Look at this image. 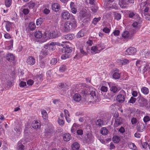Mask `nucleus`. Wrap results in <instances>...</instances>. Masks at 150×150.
Wrapping results in <instances>:
<instances>
[{
  "mask_svg": "<svg viewBox=\"0 0 150 150\" xmlns=\"http://www.w3.org/2000/svg\"><path fill=\"white\" fill-rule=\"evenodd\" d=\"M71 138V136L69 134L66 133L63 135V139L66 141H68Z\"/></svg>",
  "mask_w": 150,
  "mask_h": 150,
  "instance_id": "36",
  "label": "nucleus"
},
{
  "mask_svg": "<svg viewBox=\"0 0 150 150\" xmlns=\"http://www.w3.org/2000/svg\"><path fill=\"white\" fill-rule=\"evenodd\" d=\"M95 1V0H86L85 2L88 5V4L93 5L94 4Z\"/></svg>",
  "mask_w": 150,
  "mask_h": 150,
  "instance_id": "59",
  "label": "nucleus"
},
{
  "mask_svg": "<svg viewBox=\"0 0 150 150\" xmlns=\"http://www.w3.org/2000/svg\"><path fill=\"white\" fill-rule=\"evenodd\" d=\"M137 52L136 49L134 47H130L127 49L125 51V54L127 55H133Z\"/></svg>",
  "mask_w": 150,
  "mask_h": 150,
  "instance_id": "10",
  "label": "nucleus"
},
{
  "mask_svg": "<svg viewBox=\"0 0 150 150\" xmlns=\"http://www.w3.org/2000/svg\"><path fill=\"white\" fill-rule=\"evenodd\" d=\"M43 76L42 75L40 74L36 76V78L37 79L38 81H41L43 79Z\"/></svg>",
  "mask_w": 150,
  "mask_h": 150,
  "instance_id": "58",
  "label": "nucleus"
},
{
  "mask_svg": "<svg viewBox=\"0 0 150 150\" xmlns=\"http://www.w3.org/2000/svg\"><path fill=\"white\" fill-rule=\"evenodd\" d=\"M104 121L103 119H99L96 122V124L97 126L101 127L104 125Z\"/></svg>",
  "mask_w": 150,
  "mask_h": 150,
  "instance_id": "33",
  "label": "nucleus"
},
{
  "mask_svg": "<svg viewBox=\"0 0 150 150\" xmlns=\"http://www.w3.org/2000/svg\"><path fill=\"white\" fill-rule=\"evenodd\" d=\"M57 63V59L55 58H53L51 60L50 63L52 65H55Z\"/></svg>",
  "mask_w": 150,
  "mask_h": 150,
  "instance_id": "60",
  "label": "nucleus"
},
{
  "mask_svg": "<svg viewBox=\"0 0 150 150\" xmlns=\"http://www.w3.org/2000/svg\"><path fill=\"white\" fill-rule=\"evenodd\" d=\"M80 52L81 53L82 55H80L79 54H76L75 57H74V59H75L76 58H79L81 57H83L84 56H87V54L86 52H85L82 49H80Z\"/></svg>",
  "mask_w": 150,
  "mask_h": 150,
  "instance_id": "22",
  "label": "nucleus"
},
{
  "mask_svg": "<svg viewBox=\"0 0 150 150\" xmlns=\"http://www.w3.org/2000/svg\"><path fill=\"white\" fill-rule=\"evenodd\" d=\"M25 149V146L22 143L21 141H19L17 147V150H24Z\"/></svg>",
  "mask_w": 150,
  "mask_h": 150,
  "instance_id": "31",
  "label": "nucleus"
},
{
  "mask_svg": "<svg viewBox=\"0 0 150 150\" xmlns=\"http://www.w3.org/2000/svg\"><path fill=\"white\" fill-rule=\"evenodd\" d=\"M22 11L24 15H26L29 13V10L28 9L24 8L23 9V10Z\"/></svg>",
  "mask_w": 150,
  "mask_h": 150,
  "instance_id": "61",
  "label": "nucleus"
},
{
  "mask_svg": "<svg viewBox=\"0 0 150 150\" xmlns=\"http://www.w3.org/2000/svg\"><path fill=\"white\" fill-rule=\"evenodd\" d=\"M69 54L65 53V54L62 55L61 56V58L62 59H65L67 58H69Z\"/></svg>",
  "mask_w": 150,
  "mask_h": 150,
  "instance_id": "54",
  "label": "nucleus"
},
{
  "mask_svg": "<svg viewBox=\"0 0 150 150\" xmlns=\"http://www.w3.org/2000/svg\"><path fill=\"white\" fill-rule=\"evenodd\" d=\"M35 62V58L32 56H30L27 59L26 61V62L28 64L30 65H34Z\"/></svg>",
  "mask_w": 150,
  "mask_h": 150,
  "instance_id": "15",
  "label": "nucleus"
},
{
  "mask_svg": "<svg viewBox=\"0 0 150 150\" xmlns=\"http://www.w3.org/2000/svg\"><path fill=\"white\" fill-rule=\"evenodd\" d=\"M136 100V99L134 97H133L132 96L129 100L128 102L129 103L133 104L135 102Z\"/></svg>",
  "mask_w": 150,
  "mask_h": 150,
  "instance_id": "57",
  "label": "nucleus"
},
{
  "mask_svg": "<svg viewBox=\"0 0 150 150\" xmlns=\"http://www.w3.org/2000/svg\"><path fill=\"white\" fill-rule=\"evenodd\" d=\"M112 140L114 143H117L120 141V138L119 136L115 135L113 137Z\"/></svg>",
  "mask_w": 150,
  "mask_h": 150,
  "instance_id": "38",
  "label": "nucleus"
},
{
  "mask_svg": "<svg viewBox=\"0 0 150 150\" xmlns=\"http://www.w3.org/2000/svg\"><path fill=\"white\" fill-rule=\"evenodd\" d=\"M138 100L139 105L141 107L146 106L148 104L147 100L141 96L138 97Z\"/></svg>",
  "mask_w": 150,
  "mask_h": 150,
  "instance_id": "7",
  "label": "nucleus"
},
{
  "mask_svg": "<svg viewBox=\"0 0 150 150\" xmlns=\"http://www.w3.org/2000/svg\"><path fill=\"white\" fill-rule=\"evenodd\" d=\"M58 122L59 125L61 126H63L64 123V119L58 118Z\"/></svg>",
  "mask_w": 150,
  "mask_h": 150,
  "instance_id": "47",
  "label": "nucleus"
},
{
  "mask_svg": "<svg viewBox=\"0 0 150 150\" xmlns=\"http://www.w3.org/2000/svg\"><path fill=\"white\" fill-rule=\"evenodd\" d=\"M41 114L42 115V117L44 119H45L46 118L47 113L45 110H43L41 111Z\"/></svg>",
  "mask_w": 150,
  "mask_h": 150,
  "instance_id": "52",
  "label": "nucleus"
},
{
  "mask_svg": "<svg viewBox=\"0 0 150 150\" xmlns=\"http://www.w3.org/2000/svg\"><path fill=\"white\" fill-rule=\"evenodd\" d=\"M5 22L6 23L5 27L6 30L8 32H9L10 31L11 28L12 23L8 21H5Z\"/></svg>",
  "mask_w": 150,
  "mask_h": 150,
  "instance_id": "30",
  "label": "nucleus"
},
{
  "mask_svg": "<svg viewBox=\"0 0 150 150\" xmlns=\"http://www.w3.org/2000/svg\"><path fill=\"white\" fill-rule=\"evenodd\" d=\"M142 147L144 149H146L147 147H149V149H150V144H148L146 142H144L142 143Z\"/></svg>",
  "mask_w": 150,
  "mask_h": 150,
  "instance_id": "53",
  "label": "nucleus"
},
{
  "mask_svg": "<svg viewBox=\"0 0 150 150\" xmlns=\"http://www.w3.org/2000/svg\"><path fill=\"white\" fill-rule=\"evenodd\" d=\"M76 22L75 20H73L71 22L67 21L64 25V30L65 32L69 31L76 27Z\"/></svg>",
  "mask_w": 150,
  "mask_h": 150,
  "instance_id": "2",
  "label": "nucleus"
},
{
  "mask_svg": "<svg viewBox=\"0 0 150 150\" xmlns=\"http://www.w3.org/2000/svg\"><path fill=\"white\" fill-rule=\"evenodd\" d=\"M54 132L53 128L49 127L45 129L44 132L45 136H48L49 137L52 136Z\"/></svg>",
  "mask_w": 150,
  "mask_h": 150,
  "instance_id": "9",
  "label": "nucleus"
},
{
  "mask_svg": "<svg viewBox=\"0 0 150 150\" xmlns=\"http://www.w3.org/2000/svg\"><path fill=\"white\" fill-rule=\"evenodd\" d=\"M137 67H139L140 70L143 73H144L150 68V63H147L145 61H137L136 63Z\"/></svg>",
  "mask_w": 150,
  "mask_h": 150,
  "instance_id": "1",
  "label": "nucleus"
},
{
  "mask_svg": "<svg viewBox=\"0 0 150 150\" xmlns=\"http://www.w3.org/2000/svg\"><path fill=\"white\" fill-rule=\"evenodd\" d=\"M122 37L125 39H130V34L127 31H124L122 34Z\"/></svg>",
  "mask_w": 150,
  "mask_h": 150,
  "instance_id": "35",
  "label": "nucleus"
},
{
  "mask_svg": "<svg viewBox=\"0 0 150 150\" xmlns=\"http://www.w3.org/2000/svg\"><path fill=\"white\" fill-rule=\"evenodd\" d=\"M75 36L73 34H69L64 36L63 38L67 40H71L73 39Z\"/></svg>",
  "mask_w": 150,
  "mask_h": 150,
  "instance_id": "32",
  "label": "nucleus"
},
{
  "mask_svg": "<svg viewBox=\"0 0 150 150\" xmlns=\"http://www.w3.org/2000/svg\"><path fill=\"white\" fill-rule=\"evenodd\" d=\"M42 49L40 52V54L44 56H46L48 54V51L47 50V49Z\"/></svg>",
  "mask_w": 150,
  "mask_h": 150,
  "instance_id": "48",
  "label": "nucleus"
},
{
  "mask_svg": "<svg viewBox=\"0 0 150 150\" xmlns=\"http://www.w3.org/2000/svg\"><path fill=\"white\" fill-rule=\"evenodd\" d=\"M126 96L125 92L123 90L121 91L117 96V101L120 103H123L125 101Z\"/></svg>",
  "mask_w": 150,
  "mask_h": 150,
  "instance_id": "4",
  "label": "nucleus"
},
{
  "mask_svg": "<svg viewBox=\"0 0 150 150\" xmlns=\"http://www.w3.org/2000/svg\"><path fill=\"white\" fill-rule=\"evenodd\" d=\"M79 147V144L77 142L73 143L71 145L72 149L73 150H78Z\"/></svg>",
  "mask_w": 150,
  "mask_h": 150,
  "instance_id": "34",
  "label": "nucleus"
},
{
  "mask_svg": "<svg viewBox=\"0 0 150 150\" xmlns=\"http://www.w3.org/2000/svg\"><path fill=\"white\" fill-rule=\"evenodd\" d=\"M141 57L144 59L147 58L149 56H150V51L146 50H142L140 53Z\"/></svg>",
  "mask_w": 150,
  "mask_h": 150,
  "instance_id": "14",
  "label": "nucleus"
},
{
  "mask_svg": "<svg viewBox=\"0 0 150 150\" xmlns=\"http://www.w3.org/2000/svg\"><path fill=\"white\" fill-rule=\"evenodd\" d=\"M129 60L126 59L122 58L121 59L118 60L117 62H118L119 64H120L123 65H125L129 63Z\"/></svg>",
  "mask_w": 150,
  "mask_h": 150,
  "instance_id": "26",
  "label": "nucleus"
},
{
  "mask_svg": "<svg viewBox=\"0 0 150 150\" xmlns=\"http://www.w3.org/2000/svg\"><path fill=\"white\" fill-rule=\"evenodd\" d=\"M135 20V21L132 25L134 28L132 29L134 31L133 33H135L136 31L140 28V24L142 22V19L141 18H138V19Z\"/></svg>",
  "mask_w": 150,
  "mask_h": 150,
  "instance_id": "3",
  "label": "nucleus"
},
{
  "mask_svg": "<svg viewBox=\"0 0 150 150\" xmlns=\"http://www.w3.org/2000/svg\"><path fill=\"white\" fill-rule=\"evenodd\" d=\"M87 14V11L85 9L81 10L79 13V16L81 18H83L85 17Z\"/></svg>",
  "mask_w": 150,
  "mask_h": 150,
  "instance_id": "28",
  "label": "nucleus"
},
{
  "mask_svg": "<svg viewBox=\"0 0 150 150\" xmlns=\"http://www.w3.org/2000/svg\"><path fill=\"white\" fill-rule=\"evenodd\" d=\"M100 90L103 92H105L108 91V88L107 87L103 86L101 87Z\"/></svg>",
  "mask_w": 150,
  "mask_h": 150,
  "instance_id": "64",
  "label": "nucleus"
},
{
  "mask_svg": "<svg viewBox=\"0 0 150 150\" xmlns=\"http://www.w3.org/2000/svg\"><path fill=\"white\" fill-rule=\"evenodd\" d=\"M128 15L129 17L130 18H133L134 20L138 19V18H140L137 13L132 11L129 12Z\"/></svg>",
  "mask_w": 150,
  "mask_h": 150,
  "instance_id": "17",
  "label": "nucleus"
},
{
  "mask_svg": "<svg viewBox=\"0 0 150 150\" xmlns=\"http://www.w3.org/2000/svg\"><path fill=\"white\" fill-rule=\"evenodd\" d=\"M34 36L37 38L40 39L42 37V34L41 31H38L35 32Z\"/></svg>",
  "mask_w": 150,
  "mask_h": 150,
  "instance_id": "37",
  "label": "nucleus"
},
{
  "mask_svg": "<svg viewBox=\"0 0 150 150\" xmlns=\"http://www.w3.org/2000/svg\"><path fill=\"white\" fill-rule=\"evenodd\" d=\"M113 13L115 18V19L118 20L121 19V16L120 13L116 12H114Z\"/></svg>",
  "mask_w": 150,
  "mask_h": 150,
  "instance_id": "41",
  "label": "nucleus"
},
{
  "mask_svg": "<svg viewBox=\"0 0 150 150\" xmlns=\"http://www.w3.org/2000/svg\"><path fill=\"white\" fill-rule=\"evenodd\" d=\"M66 69V66L63 65H61L59 68V71L61 72L64 71Z\"/></svg>",
  "mask_w": 150,
  "mask_h": 150,
  "instance_id": "56",
  "label": "nucleus"
},
{
  "mask_svg": "<svg viewBox=\"0 0 150 150\" xmlns=\"http://www.w3.org/2000/svg\"><path fill=\"white\" fill-rule=\"evenodd\" d=\"M56 45H58V43L54 42H52L50 44H47L44 46L45 48L46 49H49V50L50 51H53L54 50L55 48Z\"/></svg>",
  "mask_w": 150,
  "mask_h": 150,
  "instance_id": "6",
  "label": "nucleus"
},
{
  "mask_svg": "<svg viewBox=\"0 0 150 150\" xmlns=\"http://www.w3.org/2000/svg\"><path fill=\"white\" fill-rule=\"evenodd\" d=\"M150 120V117L149 116H145L143 118V120L145 123H146L147 122L149 121Z\"/></svg>",
  "mask_w": 150,
  "mask_h": 150,
  "instance_id": "63",
  "label": "nucleus"
},
{
  "mask_svg": "<svg viewBox=\"0 0 150 150\" xmlns=\"http://www.w3.org/2000/svg\"><path fill=\"white\" fill-rule=\"evenodd\" d=\"M44 19V18H40L38 19L36 21V24L37 25H40L42 23V22H43Z\"/></svg>",
  "mask_w": 150,
  "mask_h": 150,
  "instance_id": "49",
  "label": "nucleus"
},
{
  "mask_svg": "<svg viewBox=\"0 0 150 150\" xmlns=\"http://www.w3.org/2000/svg\"><path fill=\"white\" fill-rule=\"evenodd\" d=\"M94 137L91 133H88L85 136L83 139V142L85 143L89 144L93 141Z\"/></svg>",
  "mask_w": 150,
  "mask_h": 150,
  "instance_id": "5",
  "label": "nucleus"
},
{
  "mask_svg": "<svg viewBox=\"0 0 150 150\" xmlns=\"http://www.w3.org/2000/svg\"><path fill=\"white\" fill-rule=\"evenodd\" d=\"M26 5L30 8H33L35 6V4L34 3L30 1Z\"/></svg>",
  "mask_w": 150,
  "mask_h": 150,
  "instance_id": "46",
  "label": "nucleus"
},
{
  "mask_svg": "<svg viewBox=\"0 0 150 150\" xmlns=\"http://www.w3.org/2000/svg\"><path fill=\"white\" fill-rule=\"evenodd\" d=\"M149 10V8L146 7L144 10V13L142 14V16L147 20H150V13H148Z\"/></svg>",
  "mask_w": 150,
  "mask_h": 150,
  "instance_id": "13",
  "label": "nucleus"
},
{
  "mask_svg": "<svg viewBox=\"0 0 150 150\" xmlns=\"http://www.w3.org/2000/svg\"><path fill=\"white\" fill-rule=\"evenodd\" d=\"M14 130L18 134H20L22 131L21 124L17 122L15 128Z\"/></svg>",
  "mask_w": 150,
  "mask_h": 150,
  "instance_id": "21",
  "label": "nucleus"
},
{
  "mask_svg": "<svg viewBox=\"0 0 150 150\" xmlns=\"http://www.w3.org/2000/svg\"><path fill=\"white\" fill-rule=\"evenodd\" d=\"M137 129L138 131L142 132L145 130V127L144 124H141L137 125Z\"/></svg>",
  "mask_w": 150,
  "mask_h": 150,
  "instance_id": "27",
  "label": "nucleus"
},
{
  "mask_svg": "<svg viewBox=\"0 0 150 150\" xmlns=\"http://www.w3.org/2000/svg\"><path fill=\"white\" fill-rule=\"evenodd\" d=\"M84 34L83 32L81 30L77 34L76 37L77 38H80L81 37L83 36Z\"/></svg>",
  "mask_w": 150,
  "mask_h": 150,
  "instance_id": "55",
  "label": "nucleus"
},
{
  "mask_svg": "<svg viewBox=\"0 0 150 150\" xmlns=\"http://www.w3.org/2000/svg\"><path fill=\"white\" fill-rule=\"evenodd\" d=\"M6 59L8 61L11 62L14 60L15 56L12 54L8 53L6 55Z\"/></svg>",
  "mask_w": 150,
  "mask_h": 150,
  "instance_id": "24",
  "label": "nucleus"
},
{
  "mask_svg": "<svg viewBox=\"0 0 150 150\" xmlns=\"http://www.w3.org/2000/svg\"><path fill=\"white\" fill-rule=\"evenodd\" d=\"M52 10L53 11L55 12H57L59 11V10L60 8V6L58 4L55 3L52 5Z\"/></svg>",
  "mask_w": 150,
  "mask_h": 150,
  "instance_id": "20",
  "label": "nucleus"
},
{
  "mask_svg": "<svg viewBox=\"0 0 150 150\" xmlns=\"http://www.w3.org/2000/svg\"><path fill=\"white\" fill-rule=\"evenodd\" d=\"M50 36L52 38H55L58 36L57 32V30L52 31L50 33Z\"/></svg>",
  "mask_w": 150,
  "mask_h": 150,
  "instance_id": "39",
  "label": "nucleus"
},
{
  "mask_svg": "<svg viewBox=\"0 0 150 150\" xmlns=\"http://www.w3.org/2000/svg\"><path fill=\"white\" fill-rule=\"evenodd\" d=\"M91 50L97 53L99 52V47L96 46H93L91 47Z\"/></svg>",
  "mask_w": 150,
  "mask_h": 150,
  "instance_id": "45",
  "label": "nucleus"
},
{
  "mask_svg": "<svg viewBox=\"0 0 150 150\" xmlns=\"http://www.w3.org/2000/svg\"><path fill=\"white\" fill-rule=\"evenodd\" d=\"M119 4L121 7L123 8L124 5L128 4L129 3H133L134 0H119Z\"/></svg>",
  "mask_w": 150,
  "mask_h": 150,
  "instance_id": "12",
  "label": "nucleus"
},
{
  "mask_svg": "<svg viewBox=\"0 0 150 150\" xmlns=\"http://www.w3.org/2000/svg\"><path fill=\"white\" fill-rule=\"evenodd\" d=\"M73 98L75 101L79 102L81 99V96L80 94L78 93H76L73 96Z\"/></svg>",
  "mask_w": 150,
  "mask_h": 150,
  "instance_id": "25",
  "label": "nucleus"
},
{
  "mask_svg": "<svg viewBox=\"0 0 150 150\" xmlns=\"http://www.w3.org/2000/svg\"><path fill=\"white\" fill-rule=\"evenodd\" d=\"M113 73L112 75L113 78L115 79H119L120 78V74L119 70L117 69H115L113 70Z\"/></svg>",
  "mask_w": 150,
  "mask_h": 150,
  "instance_id": "16",
  "label": "nucleus"
},
{
  "mask_svg": "<svg viewBox=\"0 0 150 150\" xmlns=\"http://www.w3.org/2000/svg\"><path fill=\"white\" fill-rule=\"evenodd\" d=\"M59 89H62L64 91H65L69 88V86L65 83H61L58 86Z\"/></svg>",
  "mask_w": 150,
  "mask_h": 150,
  "instance_id": "18",
  "label": "nucleus"
},
{
  "mask_svg": "<svg viewBox=\"0 0 150 150\" xmlns=\"http://www.w3.org/2000/svg\"><path fill=\"white\" fill-rule=\"evenodd\" d=\"M100 133L103 135H106L108 133V130L105 127H103L100 130Z\"/></svg>",
  "mask_w": 150,
  "mask_h": 150,
  "instance_id": "40",
  "label": "nucleus"
},
{
  "mask_svg": "<svg viewBox=\"0 0 150 150\" xmlns=\"http://www.w3.org/2000/svg\"><path fill=\"white\" fill-rule=\"evenodd\" d=\"M142 92L145 95H147L149 92V90L148 88L145 87H143L141 89Z\"/></svg>",
  "mask_w": 150,
  "mask_h": 150,
  "instance_id": "43",
  "label": "nucleus"
},
{
  "mask_svg": "<svg viewBox=\"0 0 150 150\" xmlns=\"http://www.w3.org/2000/svg\"><path fill=\"white\" fill-rule=\"evenodd\" d=\"M63 52L69 54L72 52V47L69 46V45L66 44L64 45L62 49Z\"/></svg>",
  "mask_w": 150,
  "mask_h": 150,
  "instance_id": "11",
  "label": "nucleus"
},
{
  "mask_svg": "<svg viewBox=\"0 0 150 150\" xmlns=\"http://www.w3.org/2000/svg\"><path fill=\"white\" fill-rule=\"evenodd\" d=\"M62 18L65 20H68L70 17V14L67 11H64L62 13Z\"/></svg>",
  "mask_w": 150,
  "mask_h": 150,
  "instance_id": "19",
  "label": "nucleus"
},
{
  "mask_svg": "<svg viewBox=\"0 0 150 150\" xmlns=\"http://www.w3.org/2000/svg\"><path fill=\"white\" fill-rule=\"evenodd\" d=\"M98 9V7L96 6H94L93 7H92L91 8V10H92V11L94 13H95L97 12Z\"/></svg>",
  "mask_w": 150,
  "mask_h": 150,
  "instance_id": "62",
  "label": "nucleus"
},
{
  "mask_svg": "<svg viewBox=\"0 0 150 150\" xmlns=\"http://www.w3.org/2000/svg\"><path fill=\"white\" fill-rule=\"evenodd\" d=\"M116 117L115 118V122L114 124V126L116 127L120 125L123 123V119L120 117H118V114H116Z\"/></svg>",
  "mask_w": 150,
  "mask_h": 150,
  "instance_id": "8",
  "label": "nucleus"
},
{
  "mask_svg": "<svg viewBox=\"0 0 150 150\" xmlns=\"http://www.w3.org/2000/svg\"><path fill=\"white\" fill-rule=\"evenodd\" d=\"M91 88H90V95L92 98L96 100L97 98V96L96 93V90L94 89H92V90H91Z\"/></svg>",
  "mask_w": 150,
  "mask_h": 150,
  "instance_id": "29",
  "label": "nucleus"
},
{
  "mask_svg": "<svg viewBox=\"0 0 150 150\" xmlns=\"http://www.w3.org/2000/svg\"><path fill=\"white\" fill-rule=\"evenodd\" d=\"M40 126V123L37 121H34L32 123V126L33 128L35 129L39 128Z\"/></svg>",
  "mask_w": 150,
  "mask_h": 150,
  "instance_id": "23",
  "label": "nucleus"
},
{
  "mask_svg": "<svg viewBox=\"0 0 150 150\" xmlns=\"http://www.w3.org/2000/svg\"><path fill=\"white\" fill-rule=\"evenodd\" d=\"M101 18L99 17L98 18H93L92 21V23L94 25H96L98 22L100 20Z\"/></svg>",
  "mask_w": 150,
  "mask_h": 150,
  "instance_id": "50",
  "label": "nucleus"
},
{
  "mask_svg": "<svg viewBox=\"0 0 150 150\" xmlns=\"http://www.w3.org/2000/svg\"><path fill=\"white\" fill-rule=\"evenodd\" d=\"M28 27L30 30H33L35 29L36 26L34 23L31 22L29 24Z\"/></svg>",
  "mask_w": 150,
  "mask_h": 150,
  "instance_id": "42",
  "label": "nucleus"
},
{
  "mask_svg": "<svg viewBox=\"0 0 150 150\" xmlns=\"http://www.w3.org/2000/svg\"><path fill=\"white\" fill-rule=\"evenodd\" d=\"M11 0H5V4L7 7H9L11 4Z\"/></svg>",
  "mask_w": 150,
  "mask_h": 150,
  "instance_id": "51",
  "label": "nucleus"
},
{
  "mask_svg": "<svg viewBox=\"0 0 150 150\" xmlns=\"http://www.w3.org/2000/svg\"><path fill=\"white\" fill-rule=\"evenodd\" d=\"M110 91L114 93H116L119 90L117 87L115 86H112L110 89Z\"/></svg>",
  "mask_w": 150,
  "mask_h": 150,
  "instance_id": "44",
  "label": "nucleus"
}]
</instances>
